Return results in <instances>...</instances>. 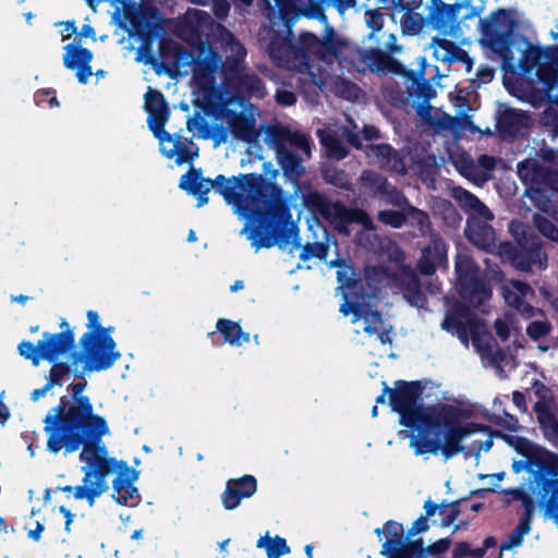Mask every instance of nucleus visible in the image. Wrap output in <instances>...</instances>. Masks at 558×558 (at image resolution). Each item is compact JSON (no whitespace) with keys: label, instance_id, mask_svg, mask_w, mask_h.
<instances>
[{"label":"nucleus","instance_id":"22","mask_svg":"<svg viewBox=\"0 0 558 558\" xmlns=\"http://www.w3.org/2000/svg\"><path fill=\"white\" fill-rule=\"evenodd\" d=\"M348 122L352 126H340L336 130H318L317 136L325 147L328 157L337 160L343 159L348 155V150L343 145V141L355 148H362L360 135L357 134V125L352 119L347 117Z\"/></svg>","mask_w":558,"mask_h":558},{"label":"nucleus","instance_id":"26","mask_svg":"<svg viewBox=\"0 0 558 558\" xmlns=\"http://www.w3.org/2000/svg\"><path fill=\"white\" fill-rule=\"evenodd\" d=\"M168 47H172V65H169L163 61L158 62V59L156 58V63L151 64L154 66V70H180V68L186 65H191L192 70H198L203 68V65H201V62L198 61L197 47H191V50H189L174 43H166L161 40L160 53L163 54Z\"/></svg>","mask_w":558,"mask_h":558},{"label":"nucleus","instance_id":"58","mask_svg":"<svg viewBox=\"0 0 558 558\" xmlns=\"http://www.w3.org/2000/svg\"><path fill=\"white\" fill-rule=\"evenodd\" d=\"M430 123L435 125L438 130H448L456 132L459 124V119L451 117L447 113H438L435 120H432Z\"/></svg>","mask_w":558,"mask_h":558},{"label":"nucleus","instance_id":"10","mask_svg":"<svg viewBox=\"0 0 558 558\" xmlns=\"http://www.w3.org/2000/svg\"><path fill=\"white\" fill-rule=\"evenodd\" d=\"M144 108L148 113V128L158 138L163 156L182 165L192 161L198 155V147L191 140L165 131L170 112L161 93L149 87L145 94Z\"/></svg>","mask_w":558,"mask_h":558},{"label":"nucleus","instance_id":"59","mask_svg":"<svg viewBox=\"0 0 558 558\" xmlns=\"http://www.w3.org/2000/svg\"><path fill=\"white\" fill-rule=\"evenodd\" d=\"M485 553L484 548H471L468 543H459L453 549L454 558L474 557L481 558Z\"/></svg>","mask_w":558,"mask_h":558},{"label":"nucleus","instance_id":"43","mask_svg":"<svg viewBox=\"0 0 558 558\" xmlns=\"http://www.w3.org/2000/svg\"><path fill=\"white\" fill-rule=\"evenodd\" d=\"M459 168L461 174L473 182H485L489 179V175L483 174L481 166H478L470 156L461 158Z\"/></svg>","mask_w":558,"mask_h":558},{"label":"nucleus","instance_id":"25","mask_svg":"<svg viewBox=\"0 0 558 558\" xmlns=\"http://www.w3.org/2000/svg\"><path fill=\"white\" fill-rule=\"evenodd\" d=\"M492 220L482 216H469L464 230L468 240L486 252H493L497 247L495 230L488 223Z\"/></svg>","mask_w":558,"mask_h":558},{"label":"nucleus","instance_id":"31","mask_svg":"<svg viewBox=\"0 0 558 558\" xmlns=\"http://www.w3.org/2000/svg\"><path fill=\"white\" fill-rule=\"evenodd\" d=\"M375 533L381 537L383 534H387V539L383 545L385 553L395 551L391 558H395L399 553L403 550H411L414 553L413 558H420V553H417L413 547L404 546L398 548L402 544L403 538V527L400 523L396 521H388L383 529H376Z\"/></svg>","mask_w":558,"mask_h":558},{"label":"nucleus","instance_id":"29","mask_svg":"<svg viewBox=\"0 0 558 558\" xmlns=\"http://www.w3.org/2000/svg\"><path fill=\"white\" fill-rule=\"evenodd\" d=\"M365 154L372 162L380 168L391 170L397 173H404L407 165L404 158L388 144L366 145Z\"/></svg>","mask_w":558,"mask_h":558},{"label":"nucleus","instance_id":"30","mask_svg":"<svg viewBox=\"0 0 558 558\" xmlns=\"http://www.w3.org/2000/svg\"><path fill=\"white\" fill-rule=\"evenodd\" d=\"M74 345V336L71 331L48 333L43 335V339L39 340V350L41 352L43 360L49 362H56L66 352H69Z\"/></svg>","mask_w":558,"mask_h":558},{"label":"nucleus","instance_id":"5","mask_svg":"<svg viewBox=\"0 0 558 558\" xmlns=\"http://www.w3.org/2000/svg\"><path fill=\"white\" fill-rule=\"evenodd\" d=\"M86 381L71 384V399L61 397L58 405L51 408L45 418L46 447L52 454H71L86 441H101L110 435L106 418L94 412L90 399L83 395Z\"/></svg>","mask_w":558,"mask_h":558},{"label":"nucleus","instance_id":"33","mask_svg":"<svg viewBox=\"0 0 558 558\" xmlns=\"http://www.w3.org/2000/svg\"><path fill=\"white\" fill-rule=\"evenodd\" d=\"M513 264L518 269L532 270L533 267L544 269L547 266V255L543 247L537 243H532L529 247H522L513 257Z\"/></svg>","mask_w":558,"mask_h":558},{"label":"nucleus","instance_id":"27","mask_svg":"<svg viewBox=\"0 0 558 558\" xmlns=\"http://www.w3.org/2000/svg\"><path fill=\"white\" fill-rule=\"evenodd\" d=\"M447 263V245L440 236L433 234L429 244L422 251L417 268L423 275H433L437 267Z\"/></svg>","mask_w":558,"mask_h":558},{"label":"nucleus","instance_id":"40","mask_svg":"<svg viewBox=\"0 0 558 558\" xmlns=\"http://www.w3.org/2000/svg\"><path fill=\"white\" fill-rule=\"evenodd\" d=\"M504 439L512 447L514 448L519 453L525 456V457H532L536 453H539L543 451L542 448L535 446L530 440H527L524 437H520L517 435H506L504 436ZM544 453L547 458H549L551 461H557L558 456L550 453L547 450H544Z\"/></svg>","mask_w":558,"mask_h":558},{"label":"nucleus","instance_id":"3","mask_svg":"<svg viewBox=\"0 0 558 558\" xmlns=\"http://www.w3.org/2000/svg\"><path fill=\"white\" fill-rule=\"evenodd\" d=\"M391 408L400 414V424L423 432L444 434L441 444L424 435H411L410 446L415 454L438 451L446 460L461 451L460 442L469 435L480 432V425L461 424V411L451 404L424 407L421 403L418 384H404L392 392Z\"/></svg>","mask_w":558,"mask_h":558},{"label":"nucleus","instance_id":"28","mask_svg":"<svg viewBox=\"0 0 558 558\" xmlns=\"http://www.w3.org/2000/svg\"><path fill=\"white\" fill-rule=\"evenodd\" d=\"M257 489L256 480L252 475H244L241 478L230 480L221 496V501L227 510L235 509L243 498H248Z\"/></svg>","mask_w":558,"mask_h":558},{"label":"nucleus","instance_id":"23","mask_svg":"<svg viewBox=\"0 0 558 558\" xmlns=\"http://www.w3.org/2000/svg\"><path fill=\"white\" fill-rule=\"evenodd\" d=\"M501 294L507 305L515 308L522 316L526 318L543 316L541 310L530 304L534 290L527 283L517 279L505 280L501 284Z\"/></svg>","mask_w":558,"mask_h":558},{"label":"nucleus","instance_id":"24","mask_svg":"<svg viewBox=\"0 0 558 558\" xmlns=\"http://www.w3.org/2000/svg\"><path fill=\"white\" fill-rule=\"evenodd\" d=\"M118 471V475L112 483V497L113 499L123 506L135 507L141 500L137 488L134 486V482L137 478V474L128 466L124 461H118L114 458L111 471Z\"/></svg>","mask_w":558,"mask_h":558},{"label":"nucleus","instance_id":"63","mask_svg":"<svg viewBox=\"0 0 558 558\" xmlns=\"http://www.w3.org/2000/svg\"><path fill=\"white\" fill-rule=\"evenodd\" d=\"M275 97L276 101L281 106H292L296 101V96L291 90L278 89Z\"/></svg>","mask_w":558,"mask_h":558},{"label":"nucleus","instance_id":"34","mask_svg":"<svg viewBox=\"0 0 558 558\" xmlns=\"http://www.w3.org/2000/svg\"><path fill=\"white\" fill-rule=\"evenodd\" d=\"M92 59L93 53L87 48L73 43L64 47L63 64L68 70H92Z\"/></svg>","mask_w":558,"mask_h":558},{"label":"nucleus","instance_id":"19","mask_svg":"<svg viewBox=\"0 0 558 558\" xmlns=\"http://www.w3.org/2000/svg\"><path fill=\"white\" fill-rule=\"evenodd\" d=\"M454 269L457 275L456 287L462 300L474 308L486 311V303L492 296V290L480 274V268L464 252L456 256Z\"/></svg>","mask_w":558,"mask_h":558},{"label":"nucleus","instance_id":"1","mask_svg":"<svg viewBox=\"0 0 558 558\" xmlns=\"http://www.w3.org/2000/svg\"><path fill=\"white\" fill-rule=\"evenodd\" d=\"M387 50L380 48H360L339 37L332 26L319 38L314 33H302L294 41L290 29L286 36L276 34L268 45V52L277 68L281 70H312L313 61L328 65L337 61L352 65V70H408L392 57L401 47L393 34L388 35Z\"/></svg>","mask_w":558,"mask_h":558},{"label":"nucleus","instance_id":"44","mask_svg":"<svg viewBox=\"0 0 558 558\" xmlns=\"http://www.w3.org/2000/svg\"><path fill=\"white\" fill-rule=\"evenodd\" d=\"M240 89L248 97L264 98L266 95L265 85L255 74L242 77Z\"/></svg>","mask_w":558,"mask_h":558},{"label":"nucleus","instance_id":"39","mask_svg":"<svg viewBox=\"0 0 558 558\" xmlns=\"http://www.w3.org/2000/svg\"><path fill=\"white\" fill-rule=\"evenodd\" d=\"M217 330L223 336L225 341L231 345L240 347L250 341V335L232 320L220 318L217 322Z\"/></svg>","mask_w":558,"mask_h":558},{"label":"nucleus","instance_id":"45","mask_svg":"<svg viewBox=\"0 0 558 558\" xmlns=\"http://www.w3.org/2000/svg\"><path fill=\"white\" fill-rule=\"evenodd\" d=\"M328 4V0H308L307 5L303 9L302 14L307 19L318 20L320 23L325 24V34L327 32V27L330 26L328 24V17L325 14V4Z\"/></svg>","mask_w":558,"mask_h":558},{"label":"nucleus","instance_id":"13","mask_svg":"<svg viewBox=\"0 0 558 558\" xmlns=\"http://www.w3.org/2000/svg\"><path fill=\"white\" fill-rule=\"evenodd\" d=\"M426 21L430 26L444 36H453L460 29L459 12L469 9L470 12L463 19L480 16L485 10L484 0H457L448 4L442 0H429ZM422 4V0H391V8H400L401 11L413 12Z\"/></svg>","mask_w":558,"mask_h":558},{"label":"nucleus","instance_id":"8","mask_svg":"<svg viewBox=\"0 0 558 558\" xmlns=\"http://www.w3.org/2000/svg\"><path fill=\"white\" fill-rule=\"evenodd\" d=\"M327 215L330 217L335 228L342 234L350 233V226L356 222L363 227V230L357 233L355 243L368 251H383L387 253L389 260L392 263L390 267H386L392 274L400 278V269L409 268L403 265V252L399 246L389 239H381L375 232L373 221L369 216L360 209H348L343 205L333 204L327 209Z\"/></svg>","mask_w":558,"mask_h":558},{"label":"nucleus","instance_id":"20","mask_svg":"<svg viewBox=\"0 0 558 558\" xmlns=\"http://www.w3.org/2000/svg\"><path fill=\"white\" fill-rule=\"evenodd\" d=\"M282 198L284 206L288 211L287 218H280L274 214H251L247 216H239L240 218H262L269 220L271 223L282 225L284 229L277 234L275 239L269 236H264L258 230H247L244 228L241 233L246 234L247 239L251 241L253 247L258 251L262 247H271L274 245H278L280 250L287 251L289 253H293L295 250L300 248V238L299 230L296 226L292 222V216L290 213V208L287 205V199L284 197V193L282 192Z\"/></svg>","mask_w":558,"mask_h":558},{"label":"nucleus","instance_id":"2","mask_svg":"<svg viewBox=\"0 0 558 558\" xmlns=\"http://www.w3.org/2000/svg\"><path fill=\"white\" fill-rule=\"evenodd\" d=\"M329 267H338V291L344 299L340 312L344 316L352 315L354 324L363 320V330L369 336H376L381 344L391 343V326L385 324L381 315L373 311L366 300L376 298L381 289L389 288L393 293H402L413 306L423 307L426 303L418 278L412 268H401L399 278L386 266H367L364 275L365 289L363 283L355 279L353 267L345 260H331Z\"/></svg>","mask_w":558,"mask_h":558},{"label":"nucleus","instance_id":"18","mask_svg":"<svg viewBox=\"0 0 558 558\" xmlns=\"http://www.w3.org/2000/svg\"><path fill=\"white\" fill-rule=\"evenodd\" d=\"M258 109L256 106L242 98H231L223 102L216 112V119L223 129V137L228 133L235 138L246 143L255 140L256 133V116Z\"/></svg>","mask_w":558,"mask_h":558},{"label":"nucleus","instance_id":"6","mask_svg":"<svg viewBox=\"0 0 558 558\" xmlns=\"http://www.w3.org/2000/svg\"><path fill=\"white\" fill-rule=\"evenodd\" d=\"M173 33L190 47H197L203 65L199 70H247L244 66L246 48L210 14L202 10L189 11L178 19Z\"/></svg>","mask_w":558,"mask_h":558},{"label":"nucleus","instance_id":"7","mask_svg":"<svg viewBox=\"0 0 558 558\" xmlns=\"http://www.w3.org/2000/svg\"><path fill=\"white\" fill-rule=\"evenodd\" d=\"M517 27L515 12L499 8L480 20L481 44L500 59V70H547L549 45H534L525 37H522L524 49L515 63L512 46Z\"/></svg>","mask_w":558,"mask_h":558},{"label":"nucleus","instance_id":"47","mask_svg":"<svg viewBox=\"0 0 558 558\" xmlns=\"http://www.w3.org/2000/svg\"><path fill=\"white\" fill-rule=\"evenodd\" d=\"M386 204L399 207L405 210L410 205L408 198L389 182L386 185L385 191L379 196Z\"/></svg>","mask_w":558,"mask_h":558},{"label":"nucleus","instance_id":"53","mask_svg":"<svg viewBox=\"0 0 558 558\" xmlns=\"http://www.w3.org/2000/svg\"><path fill=\"white\" fill-rule=\"evenodd\" d=\"M328 253V245L325 243L315 242L312 244H306L300 254V258L302 260H308L312 257H317L319 259H326Z\"/></svg>","mask_w":558,"mask_h":558},{"label":"nucleus","instance_id":"54","mask_svg":"<svg viewBox=\"0 0 558 558\" xmlns=\"http://www.w3.org/2000/svg\"><path fill=\"white\" fill-rule=\"evenodd\" d=\"M543 317L544 315L536 316V319L533 320L526 328L527 335L534 340L545 337L550 331L549 323Z\"/></svg>","mask_w":558,"mask_h":558},{"label":"nucleus","instance_id":"4","mask_svg":"<svg viewBox=\"0 0 558 558\" xmlns=\"http://www.w3.org/2000/svg\"><path fill=\"white\" fill-rule=\"evenodd\" d=\"M180 187L197 197V206L208 202L207 194L214 189L233 207L238 216L251 214H274L281 219L288 217L282 198V189L268 182L262 174L248 173L226 178L219 174L215 180L202 177L196 170L183 174Z\"/></svg>","mask_w":558,"mask_h":558},{"label":"nucleus","instance_id":"62","mask_svg":"<svg viewBox=\"0 0 558 558\" xmlns=\"http://www.w3.org/2000/svg\"><path fill=\"white\" fill-rule=\"evenodd\" d=\"M495 329H496V333L497 336L501 339V340H507L510 336V332H511V324L510 322L508 320V318H498L496 319L495 322Z\"/></svg>","mask_w":558,"mask_h":558},{"label":"nucleus","instance_id":"50","mask_svg":"<svg viewBox=\"0 0 558 558\" xmlns=\"http://www.w3.org/2000/svg\"><path fill=\"white\" fill-rule=\"evenodd\" d=\"M407 220H411L413 225H415L421 233H426L429 230V217L428 215L413 207L411 204L405 209Z\"/></svg>","mask_w":558,"mask_h":558},{"label":"nucleus","instance_id":"12","mask_svg":"<svg viewBox=\"0 0 558 558\" xmlns=\"http://www.w3.org/2000/svg\"><path fill=\"white\" fill-rule=\"evenodd\" d=\"M518 175L529 185L524 196L558 221V172L527 159L518 163Z\"/></svg>","mask_w":558,"mask_h":558},{"label":"nucleus","instance_id":"38","mask_svg":"<svg viewBox=\"0 0 558 558\" xmlns=\"http://www.w3.org/2000/svg\"><path fill=\"white\" fill-rule=\"evenodd\" d=\"M256 547L264 549L267 558H280L290 554V547L286 538L279 535L271 537L269 532L257 539Z\"/></svg>","mask_w":558,"mask_h":558},{"label":"nucleus","instance_id":"15","mask_svg":"<svg viewBox=\"0 0 558 558\" xmlns=\"http://www.w3.org/2000/svg\"><path fill=\"white\" fill-rule=\"evenodd\" d=\"M81 353H74L71 365L74 372L93 373L109 369L121 357L108 330L87 331L81 339Z\"/></svg>","mask_w":558,"mask_h":558},{"label":"nucleus","instance_id":"17","mask_svg":"<svg viewBox=\"0 0 558 558\" xmlns=\"http://www.w3.org/2000/svg\"><path fill=\"white\" fill-rule=\"evenodd\" d=\"M441 328L457 336L466 347L471 338L474 348L483 357L493 355L494 340L482 320L475 317L469 307L458 305L448 312L441 323Z\"/></svg>","mask_w":558,"mask_h":558},{"label":"nucleus","instance_id":"64","mask_svg":"<svg viewBox=\"0 0 558 558\" xmlns=\"http://www.w3.org/2000/svg\"><path fill=\"white\" fill-rule=\"evenodd\" d=\"M476 162L481 166L483 174L488 175V172L496 167L497 159L488 155H481Z\"/></svg>","mask_w":558,"mask_h":558},{"label":"nucleus","instance_id":"61","mask_svg":"<svg viewBox=\"0 0 558 558\" xmlns=\"http://www.w3.org/2000/svg\"><path fill=\"white\" fill-rule=\"evenodd\" d=\"M325 177L329 183L337 185L339 187L348 189L350 185L349 179L343 172L335 171L333 173H331L330 171H327L325 173Z\"/></svg>","mask_w":558,"mask_h":558},{"label":"nucleus","instance_id":"21","mask_svg":"<svg viewBox=\"0 0 558 558\" xmlns=\"http://www.w3.org/2000/svg\"><path fill=\"white\" fill-rule=\"evenodd\" d=\"M324 73L295 72L299 76H291L290 85H292L293 81L298 85L296 88L304 92H307L312 86H316L323 92H331L336 96L351 101H357L363 98V92L357 85L338 76L322 80L320 76Z\"/></svg>","mask_w":558,"mask_h":558},{"label":"nucleus","instance_id":"41","mask_svg":"<svg viewBox=\"0 0 558 558\" xmlns=\"http://www.w3.org/2000/svg\"><path fill=\"white\" fill-rule=\"evenodd\" d=\"M541 500L550 513L558 517V478L547 480L543 483Z\"/></svg>","mask_w":558,"mask_h":558},{"label":"nucleus","instance_id":"37","mask_svg":"<svg viewBox=\"0 0 558 558\" xmlns=\"http://www.w3.org/2000/svg\"><path fill=\"white\" fill-rule=\"evenodd\" d=\"M434 43H436L444 50V54L441 57H439L438 52L435 51L437 59L449 63L454 61H463L466 63V70L472 69V61L465 50L461 49L456 44L445 38H434Z\"/></svg>","mask_w":558,"mask_h":558},{"label":"nucleus","instance_id":"55","mask_svg":"<svg viewBox=\"0 0 558 558\" xmlns=\"http://www.w3.org/2000/svg\"><path fill=\"white\" fill-rule=\"evenodd\" d=\"M384 17L385 15L380 12L379 9H368L365 11V23L366 26L372 31L369 38H372L375 33L381 31L384 26Z\"/></svg>","mask_w":558,"mask_h":558},{"label":"nucleus","instance_id":"48","mask_svg":"<svg viewBox=\"0 0 558 558\" xmlns=\"http://www.w3.org/2000/svg\"><path fill=\"white\" fill-rule=\"evenodd\" d=\"M530 532V523L527 520H523L519 523L515 530L508 536V538L500 546L501 550H509L513 547L520 546L524 535Z\"/></svg>","mask_w":558,"mask_h":558},{"label":"nucleus","instance_id":"16","mask_svg":"<svg viewBox=\"0 0 558 558\" xmlns=\"http://www.w3.org/2000/svg\"><path fill=\"white\" fill-rule=\"evenodd\" d=\"M125 20L130 23V36L137 37L142 44L137 51V60L145 64H155L153 43L161 32L160 14L153 4L129 3L125 5Z\"/></svg>","mask_w":558,"mask_h":558},{"label":"nucleus","instance_id":"52","mask_svg":"<svg viewBox=\"0 0 558 558\" xmlns=\"http://www.w3.org/2000/svg\"><path fill=\"white\" fill-rule=\"evenodd\" d=\"M520 114L513 110L506 111L500 118L498 125L501 132L513 135L519 130Z\"/></svg>","mask_w":558,"mask_h":558},{"label":"nucleus","instance_id":"14","mask_svg":"<svg viewBox=\"0 0 558 558\" xmlns=\"http://www.w3.org/2000/svg\"><path fill=\"white\" fill-rule=\"evenodd\" d=\"M502 80L511 95L534 107L558 105V72H505Z\"/></svg>","mask_w":558,"mask_h":558},{"label":"nucleus","instance_id":"9","mask_svg":"<svg viewBox=\"0 0 558 558\" xmlns=\"http://www.w3.org/2000/svg\"><path fill=\"white\" fill-rule=\"evenodd\" d=\"M80 461L82 466V485L64 486L60 489L63 493H72L77 500H87L93 507L98 497L109 489L107 477L111 473L114 458L109 457L108 449L102 441H86L82 446Z\"/></svg>","mask_w":558,"mask_h":558},{"label":"nucleus","instance_id":"36","mask_svg":"<svg viewBox=\"0 0 558 558\" xmlns=\"http://www.w3.org/2000/svg\"><path fill=\"white\" fill-rule=\"evenodd\" d=\"M401 74H404L408 76L409 80H411L408 89L409 98L413 100V102H427L432 98L436 96V90L433 87V85L425 80L423 76L420 78H412L411 74L414 72H400Z\"/></svg>","mask_w":558,"mask_h":558},{"label":"nucleus","instance_id":"49","mask_svg":"<svg viewBox=\"0 0 558 558\" xmlns=\"http://www.w3.org/2000/svg\"><path fill=\"white\" fill-rule=\"evenodd\" d=\"M533 222L545 238L558 243V228L548 218L536 214L533 217Z\"/></svg>","mask_w":558,"mask_h":558},{"label":"nucleus","instance_id":"11","mask_svg":"<svg viewBox=\"0 0 558 558\" xmlns=\"http://www.w3.org/2000/svg\"><path fill=\"white\" fill-rule=\"evenodd\" d=\"M265 142L276 151L277 162L284 178L298 185L305 173L304 161L311 157L310 137L284 128H270Z\"/></svg>","mask_w":558,"mask_h":558},{"label":"nucleus","instance_id":"56","mask_svg":"<svg viewBox=\"0 0 558 558\" xmlns=\"http://www.w3.org/2000/svg\"><path fill=\"white\" fill-rule=\"evenodd\" d=\"M19 352L25 359L31 360L35 366H37L43 360L41 352L39 350V341L36 345L29 341H22L19 344Z\"/></svg>","mask_w":558,"mask_h":558},{"label":"nucleus","instance_id":"35","mask_svg":"<svg viewBox=\"0 0 558 558\" xmlns=\"http://www.w3.org/2000/svg\"><path fill=\"white\" fill-rule=\"evenodd\" d=\"M536 412L545 438L558 448V412L545 407H537Z\"/></svg>","mask_w":558,"mask_h":558},{"label":"nucleus","instance_id":"57","mask_svg":"<svg viewBox=\"0 0 558 558\" xmlns=\"http://www.w3.org/2000/svg\"><path fill=\"white\" fill-rule=\"evenodd\" d=\"M69 374V366L63 363L54 364L49 373L47 384H51V387L61 386L64 377Z\"/></svg>","mask_w":558,"mask_h":558},{"label":"nucleus","instance_id":"46","mask_svg":"<svg viewBox=\"0 0 558 558\" xmlns=\"http://www.w3.org/2000/svg\"><path fill=\"white\" fill-rule=\"evenodd\" d=\"M424 17L413 12L405 11L401 19V27L403 31V34L408 35H417L421 33L424 26Z\"/></svg>","mask_w":558,"mask_h":558},{"label":"nucleus","instance_id":"42","mask_svg":"<svg viewBox=\"0 0 558 558\" xmlns=\"http://www.w3.org/2000/svg\"><path fill=\"white\" fill-rule=\"evenodd\" d=\"M360 181L363 187L375 196H380L388 183L381 174L369 170L362 173Z\"/></svg>","mask_w":558,"mask_h":558},{"label":"nucleus","instance_id":"51","mask_svg":"<svg viewBox=\"0 0 558 558\" xmlns=\"http://www.w3.org/2000/svg\"><path fill=\"white\" fill-rule=\"evenodd\" d=\"M378 220L392 228H400L407 221L405 210H380L378 213Z\"/></svg>","mask_w":558,"mask_h":558},{"label":"nucleus","instance_id":"60","mask_svg":"<svg viewBox=\"0 0 558 558\" xmlns=\"http://www.w3.org/2000/svg\"><path fill=\"white\" fill-rule=\"evenodd\" d=\"M46 101L49 104V106L51 108L52 107H59V101L57 100L53 90H51V89L38 90L35 94V102L37 105H41V104H44Z\"/></svg>","mask_w":558,"mask_h":558},{"label":"nucleus","instance_id":"32","mask_svg":"<svg viewBox=\"0 0 558 558\" xmlns=\"http://www.w3.org/2000/svg\"><path fill=\"white\" fill-rule=\"evenodd\" d=\"M451 196L470 216H482L485 219H494V215L488 207L468 190L456 186L451 190Z\"/></svg>","mask_w":558,"mask_h":558}]
</instances>
